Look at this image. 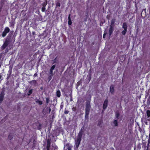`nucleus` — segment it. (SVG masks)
I'll return each mask as SVG.
<instances>
[{
	"label": "nucleus",
	"mask_w": 150,
	"mask_h": 150,
	"mask_svg": "<svg viewBox=\"0 0 150 150\" xmlns=\"http://www.w3.org/2000/svg\"><path fill=\"white\" fill-rule=\"evenodd\" d=\"M11 73H12V69H10L8 71V74L11 75Z\"/></svg>",
	"instance_id": "nucleus-37"
},
{
	"label": "nucleus",
	"mask_w": 150,
	"mask_h": 150,
	"mask_svg": "<svg viewBox=\"0 0 150 150\" xmlns=\"http://www.w3.org/2000/svg\"><path fill=\"white\" fill-rule=\"evenodd\" d=\"M46 103L47 104L49 103L50 101V98H46Z\"/></svg>",
	"instance_id": "nucleus-25"
},
{
	"label": "nucleus",
	"mask_w": 150,
	"mask_h": 150,
	"mask_svg": "<svg viewBox=\"0 0 150 150\" xmlns=\"http://www.w3.org/2000/svg\"><path fill=\"white\" fill-rule=\"evenodd\" d=\"M106 35V33H104L103 35V38H104L105 37V35Z\"/></svg>",
	"instance_id": "nucleus-41"
},
{
	"label": "nucleus",
	"mask_w": 150,
	"mask_h": 150,
	"mask_svg": "<svg viewBox=\"0 0 150 150\" xmlns=\"http://www.w3.org/2000/svg\"><path fill=\"white\" fill-rule=\"evenodd\" d=\"M69 146V143H68L67 144H65V145H64V148L65 146H67L68 147H69V146Z\"/></svg>",
	"instance_id": "nucleus-35"
},
{
	"label": "nucleus",
	"mask_w": 150,
	"mask_h": 150,
	"mask_svg": "<svg viewBox=\"0 0 150 150\" xmlns=\"http://www.w3.org/2000/svg\"><path fill=\"white\" fill-rule=\"evenodd\" d=\"M7 77L6 78V79L7 80H8V79L10 78L11 75H10V74H7Z\"/></svg>",
	"instance_id": "nucleus-30"
},
{
	"label": "nucleus",
	"mask_w": 150,
	"mask_h": 150,
	"mask_svg": "<svg viewBox=\"0 0 150 150\" xmlns=\"http://www.w3.org/2000/svg\"><path fill=\"white\" fill-rule=\"evenodd\" d=\"M69 112V111L68 110H65L64 113L65 114H67Z\"/></svg>",
	"instance_id": "nucleus-39"
},
{
	"label": "nucleus",
	"mask_w": 150,
	"mask_h": 150,
	"mask_svg": "<svg viewBox=\"0 0 150 150\" xmlns=\"http://www.w3.org/2000/svg\"><path fill=\"white\" fill-rule=\"evenodd\" d=\"M146 116L147 118V120L149 121L150 120V110H148L146 111Z\"/></svg>",
	"instance_id": "nucleus-7"
},
{
	"label": "nucleus",
	"mask_w": 150,
	"mask_h": 150,
	"mask_svg": "<svg viewBox=\"0 0 150 150\" xmlns=\"http://www.w3.org/2000/svg\"><path fill=\"white\" fill-rule=\"evenodd\" d=\"M53 70L50 69V71H49V74L50 75H53Z\"/></svg>",
	"instance_id": "nucleus-26"
},
{
	"label": "nucleus",
	"mask_w": 150,
	"mask_h": 150,
	"mask_svg": "<svg viewBox=\"0 0 150 150\" xmlns=\"http://www.w3.org/2000/svg\"><path fill=\"white\" fill-rule=\"evenodd\" d=\"M56 6L57 7H60V3L59 2H58L56 3Z\"/></svg>",
	"instance_id": "nucleus-31"
},
{
	"label": "nucleus",
	"mask_w": 150,
	"mask_h": 150,
	"mask_svg": "<svg viewBox=\"0 0 150 150\" xmlns=\"http://www.w3.org/2000/svg\"><path fill=\"white\" fill-rule=\"evenodd\" d=\"M57 146H55V148L56 149H57Z\"/></svg>",
	"instance_id": "nucleus-46"
},
{
	"label": "nucleus",
	"mask_w": 150,
	"mask_h": 150,
	"mask_svg": "<svg viewBox=\"0 0 150 150\" xmlns=\"http://www.w3.org/2000/svg\"><path fill=\"white\" fill-rule=\"evenodd\" d=\"M56 95L59 98L61 96V92L59 90H58L56 92Z\"/></svg>",
	"instance_id": "nucleus-16"
},
{
	"label": "nucleus",
	"mask_w": 150,
	"mask_h": 150,
	"mask_svg": "<svg viewBox=\"0 0 150 150\" xmlns=\"http://www.w3.org/2000/svg\"><path fill=\"white\" fill-rule=\"evenodd\" d=\"M47 150H50V149H46Z\"/></svg>",
	"instance_id": "nucleus-49"
},
{
	"label": "nucleus",
	"mask_w": 150,
	"mask_h": 150,
	"mask_svg": "<svg viewBox=\"0 0 150 150\" xmlns=\"http://www.w3.org/2000/svg\"><path fill=\"white\" fill-rule=\"evenodd\" d=\"M122 28H123L124 30L127 31V26L126 23L124 22L123 23Z\"/></svg>",
	"instance_id": "nucleus-12"
},
{
	"label": "nucleus",
	"mask_w": 150,
	"mask_h": 150,
	"mask_svg": "<svg viewBox=\"0 0 150 150\" xmlns=\"http://www.w3.org/2000/svg\"><path fill=\"white\" fill-rule=\"evenodd\" d=\"M53 75H50L48 77V79L49 80V81H50L51 79H52Z\"/></svg>",
	"instance_id": "nucleus-32"
},
{
	"label": "nucleus",
	"mask_w": 150,
	"mask_h": 150,
	"mask_svg": "<svg viewBox=\"0 0 150 150\" xmlns=\"http://www.w3.org/2000/svg\"><path fill=\"white\" fill-rule=\"evenodd\" d=\"M72 110L74 112H76V107H74L72 108Z\"/></svg>",
	"instance_id": "nucleus-28"
},
{
	"label": "nucleus",
	"mask_w": 150,
	"mask_h": 150,
	"mask_svg": "<svg viewBox=\"0 0 150 150\" xmlns=\"http://www.w3.org/2000/svg\"><path fill=\"white\" fill-rule=\"evenodd\" d=\"M116 19L115 18H113L111 21V23H110V26H112L113 27H114L115 25L114 24L115 22Z\"/></svg>",
	"instance_id": "nucleus-14"
},
{
	"label": "nucleus",
	"mask_w": 150,
	"mask_h": 150,
	"mask_svg": "<svg viewBox=\"0 0 150 150\" xmlns=\"http://www.w3.org/2000/svg\"><path fill=\"white\" fill-rule=\"evenodd\" d=\"M51 139H48L47 140V144L46 147V149H50L51 144Z\"/></svg>",
	"instance_id": "nucleus-8"
},
{
	"label": "nucleus",
	"mask_w": 150,
	"mask_h": 150,
	"mask_svg": "<svg viewBox=\"0 0 150 150\" xmlns=\"http://www.w3.org/2000/svg\"><path fill=\"white\" fill-rule=\"evenodd\" d=\"M72 147V146H69V147L67 148L68 150H71Z\"/></svg>",
	"instance_id": "nucleus-38"
},
{
	"label": "nucleus",
	"mask_w": 150,
	"mask_h": 150,
	"mask_svg": "<svg viewBox=\"0 0 150 150\" xmlns=\"http://www.w3.org/2000/svg\"><path fill=\"white\" fill-rule=\"evenodd\" d=\"M32 81H33V82H36V81L35 80H33Z\"/></svg>",
	"instance_id": "nucleus-45"
},
{
	"label": "nucleus",
	"mask_w": 150,
	"mask_h": 150,
	"mask_svg": "<svg viewBox=\"0 0 150 150\" xmlns=\"http://www.w3.org/2000/svg\"><path fill=\"white\" fill-rule=\"evenodd\" d=\"M41 124H39V126H41Z\"/></svg>",
	"instance_id": "nucleus-48"
},
{
	"label": "nucleus",
	"mask_w": 150,
	"mask_h": 150,
	"mask_svg": "<svg viewBox=\"0 0 150 150\" xmlns=\"http://www.w3.org/2000/svg\"><path fill=\"white\" fill-rule=\"evenodd\" d=\"M37 73H35V74H34V77H36V76H37Z\"/></svg>",
	"instance_id": "nucleus-42"
},
{
	"label": "nucleus",
	"mask_w": 150,
	"mask_h": 150,
	"mask_svg": "<svg viewBox=\"0 0 150 150\" xmlns=\"http://www.w3.org/2000/svg\"><path fill=\"white\" fill-rule=\"evenodd\" d=\"M84 128V127L83 126V127L81 129V130H80V131L79 132H82V133H83V129Z\"/></svg>",
	"instance_id": "nucleus-36"
},
{
	"label": "nucleus",
	"mask_w": 150,
	"mask_h": 150,
	"mask_svg": "<svg viewBox=\"0 0 150 150\" xmlns=\"http://www.w3.org/2000/svg\"><path fill=\"white\" fill-rule=\"evenodd\" d=\"M105 110H103H103H102V112H103Z\"/></svg>",
	"instance_id": "nucleus-51"
},
{
	"label": "nucleus",
	"mask_w": 150,
	"mask_h": 150,
	"mask_svg": "<svg viewBox=\"0 0 150 150\" xmlns=\"http://www.w3.org/2000/svg\"><path fill=\"white\" fill-rule=\"evenodd\" d=\"M33 89H31L29 90V91L27 93V95L28 96H30L33 92Z\"/></svg>",
	"instance_id": "nucleus-19"
},
{
	"label": "nucleus",
	"mask_w": 150,
	"mask_h": 150,
	"mask_svg": "<svg viewBox=\"0 0 150 150\" xmlns=\"http://www.w3.org/2000/svg\"><path fill=\"white\" fill-rule=\"evenodd\" d=\"M127 31V30H123L122 31L121 33L122 35H125L126 34Z\"/></svg>",
	"instance_id": "nucleus-23"
},
{
	"label": "nucleus",
	"mask_w": 150,
	"mask_h": 150,
	"mask_svg": "<svg viewBox=\"0 0 150 150\" xmlns=\"http://www.w3.org/2000/svg\"><path fill=\"white\" fill-rule=\"evenodd\" d=\"M120 115V114L118 112H116L115 116L117 118H118Z\"/></svg>",
	"instance_id": "nucleus-27"
},
{
	"label": "nucleus",
	"mask_w": 150,
	"mask_h": 150,
	"mask_svg": "<svg viewBox=\"0 0 150 150\" xmlns=\"http://www.w3.org/2000/svg\"><path fill=\"white\" fill-rule=\"evenodd\" d=\"M139 130L140 132H141V131L142 130V129H139Z\"/></svg>",
	"instance_id": "nucleus-44"
},
{
	"label": "nucleus",
	"mask_w": 150,
	"mask_h": 150,
	"mask_svg": "<svg viewBox=\"0 0 150 150\" xmlns=\"http://www.w3.org/2000/svg\"><path fill=\"white\" fill-rule=\"evenodd\" d=\"M81 139H79L77 138L76 140H75V145L76 146V147L77 148H78L79 147L80 143L81 142Z\"/></svg>",
	"instance_id": "nucleus-6"
},
{
	"label": "nucleus",
	"mask_w": 150,
	"mask_h": 150,
	"mask_svg": "<svg viewBox=\"0 0 150 150\" xmlns=\"http://www.w3.org/2000/svg\"><path fill=\"white\" fill-rule=\"evenodd\" d=\"M110 92L111 94H113L114 92V86L113 85H112L110 87Z\"/></svg>",
	"instance_id": "nucleus-10"
},
{
	"label": "nucleus",
	"mask_w": 150,
	"mask_h": 150,
	"mask_svg": "<svg viewBox=\"0 0 150 150\" xmlns=\"http://www.w3.org/2000/svg\"><path fill=\"white\" fill-rule=\"evenodd\" d=\"M63 105H61L60 106V108H63Z\"/></svg>",
	"instance_id": "nucleus-43"
},
{
	"label": "nucleus",
	"mask_w": 150,
	"mask_h": 150,
	"mask_svg": "<svg viewBox=\"0 0 150 150\" xmlns=\"http://www.w3.org/2000/svg\"><path fill=\"white\" fill-rule=\"evenodd\" d=\"M47 1L44 2L42 3V6L43 7H45L47 5Z\"/></svg>",
	"instance_id": "nucleus-22"
},
{
	"label": "nucleus",
	"mask_w": 150,
	"mask_h": 150,
	"mask_svg": "<svg viewBox=\"0 0 150 150\" xmlns=\"http://www.w3.org/2000/svg\"><path fill=\"white\" fill-rule=\"evenodd\" d=\"M13 138V135L12 134H10L8 137V138L9 139L11 140Z\"/></svg>",
	"instance_id": "nucleus-18"
},
{
	"label": "nucleus",
	"mask_w": 150,
	"mask_h": 150,
	"mask_svg": "<svg viewBox=\"0 0 150 150\" xmlns=\"http://www.w3.org/2000/svg\"><path fill=\"white\" fill-rule=\"evenodd\" d=\"M34 33H35V32H33V35H34Z\"/></svg>",
	"instance_id": "nucleus-50"
},
{
	"label": "nucleus",
	"mask_w": 150,
	"mask_h": 150,
	"mask_svg": "<svg viewBox=\"0 0 150 150\" xmlns=\"http://www.w3.org/2000/svg\"><path fill=\"white\" fill-rule=\"evenodd\" d=\"M35 102L37 103H38L39 105H40L42 104V102L41 100H37L35 101Z\"/></svg>",
	"instance_id": "nucleus-20"
},
{
	"label": "nucleus",
	"mask_w": 150,
	"mask_h": 150,
	"mask_svg": "<svg viewBox=\"0 0 150 150\" xmlns=\"http://www.w3.org/2000/svg\"><path fill=\"white\" fill-rule=\"evenodd\" d=\"M72 100V98H71L70 99V101H71Z\"/></svg>",
	"instance_id": "nucleus-47"
},
{
	"label": "nucleus",
	"mask_w": 150,
	"mask_h": 150,
	"mask_svg": "<svg viewBox=\"0 0 150 150\" xmlns=\"http://www.w3.org/2000/svg\"><path fill=\"white\" fill-rule=\"evenodd\" d=\"M98 124H100V123L99 122Z\"/></svg>",
	"instance_id": "nucleus-52"
},
{
	"label": "nucleus",
	"mask_w": 150,
	"mask_h": 150,
	"mask_svg": "<svg viewBox=\"0 0 150 150\" xmlns=\"http://www.w3.org/2000/svg\"><path fill=\"white\" fill-rule=\"evenodd\" d=\"M147 105H149L150 104V96L147 99Z\"/></svg>",
	"instance_id": "nucleus-24"
},
{
	"label": "nucleus",
	"mask_w": 150,
	"mask_h": 150,
	"mask_svg": "<svg viewBox=\"0 0 150 150\" xmlns=\"http://www.w3.org/2000/svg\"><path fill=\"white\" fill-rule=\"evenodd\" d=\"M113 123L115 126L117 127L118 126V122L117 120H115L113 121Z\"/></svg>",
	"instance_id": "nucleus-17"
},
{
	"label": "nucleus",
	"mask_w": 150,
	"mask_h": 150,
	"mask_svg": "<svg viewBox=\"0 0 150 150\" xmlns=\"http://www.w3.org/2000/svg\"><path fill=\"white\" fill-rule=\"evenodd\" d=\"M47 108L49 110V113H50V112L51 111V108H50V107Z\"/></svg>",
	"instance_id": "nucleus-40"
},
{
	"label": "nucleus",
	"mask_w": 150,
	"mask_h": 150,
	"mask_svg": "<svg viewBox=\"0 0 150 150\" xmlns=\"http://www.w3.org/2000/svg\"><path fill=\"white\" fill-rule=\"evenodd\" d=\"M71 14H69L68 17V24L69 25H70L72 24V21L70 17Z\"/></svg>",
	"instance_id": "nucleus-13"
},
{
	"label": "nucleus",
	"mask_w": 150,
	"mask_h": 150,
	"mask_svg": "<svg viewBox=\"0 0 150 150\" xmlns=\"http://www.w3.org/2000/svg\"><path fill=\"white\" fill-rule=\"evenodd\" d=\"M114 27L110 26L109 30V34L110 36L112 33Z\"/></svg>",
	"instance_id": "nucleus-9"
},
{
	"label": "nucleus",
	"mask_w": 150,
	"mask_h": 150,
	"mask_svg": "<svg viewBox=\"0 0 150 150\" xmlns=\"http://www.w3.org/2000/svg\"><path fill=\"white\" fill-rule=\"evenodd\" d=\"M4 91L2 90L0 94V102H1L3 100L5 94Z\"/></svg>",
	"instance_id": "nucleus-5"
},
{
	"label": "nucleus",
	"mask_w": 150,
	"mask_h": 150,
	"mask_svg": "<svg viewBox=\"0 0 150 150\" xmlns=\"http://www.w3.org/2000/svg\"><path fill=\"white\" fill-rule=\"evenodd\" d=\"M108 100L107 99H106L104 102L103 108V110H105L108 106Z\"/></svg>",
	"instance_id": "nucleus-4"
},
{
	"label": "nucleus",
	"mask_w": 150,
	"mask_h": 150,
	"mask_svg": "<svg viewBox=\"0 0 150 150\" xmlns=\"http://www.w3.org/2000/svg\"><path fill=\"white\" fill-rule=\"evenodd\" d=\"M10 31V29L8 27H6L4 31L1 34L2 37H5L6 35Z\"/></svg>",
	"instance_id": "nucleus-3"
},
{
	"label": "nucleus",
	"mask_w": 150,
	"mask_h": 150,
	"mask_svg": "<svg viewBox=\"0 0 150 150\" xmlns=\"http://www.w3.org/2000/svg\"><path fill=\"white\" fill-rule=\"evenodd\" d=\"M91 108L90 105V102L87 101L86 102L85 108V119H88L89 117V114L90 110Z\"/></svg>",
	"instance_id": "nucleus-1"
},
{
	"label": "nucleus",
	"mask_w": 150,
	"mask_h": 150,
	"mask_svg": "<svg viewBox=\"0 0 150 150\" xmlns=\"http://www.w3.org/2000/svg\"><path fill=\"white\" fill-rule=\"evenodd\" d=\"M87 78H88V80L89 81V82L91 80V75L90 74L89 76H88Z\"/></svg>",
	"instance_id": "nucleus-29"
},
{
	"label": "nucleus",
	"mask_w": 150,
	"mask_h": 150,
	"mask_svg": "<svg viewBox=\"0 0 150 150\" xmlns=\"http://www.w3.org/2000/svg\"><path fill=\"white\" fill-rule=\"evenodd\" d=\"M10 42V38H7L5 40L4 42L3 45L1 49L2 50L4 49L8 45Z\"/></svg>",
	"instance_id": "nucleus-2"
},
{
	"label": "nucleus",
	"mask_w": 150,
	"mask_h": 150,
	"mask_svg": "<svg viewBox=\"0 0 150 150\" xmlns=\"http://www.w3.org/2000/svg\"><path fill=\"white\" fill-rule=\"evenodd\" d=\"M45 9L46 8L45 7H42L41 9V11L42 12H44L45 11Z\"/></svg>",
	"instance_id": "nucleus-34"
},
{
	"label": "nucleus",
	"mask_w": 150,
	"mask_h": 150,
	"mask_svg": "<svg viewBox=\"0 0 150 150\" xmlns=\"http://www.w3.org/2000/svg\"><path fill=\"white\" fill-rule=\"evenodd\" d=\"M55 65H52L50 69H52V70H53L55 69Z\"/></svg>",
	"instance_id": "nucleus-33"
},
{
	"label": "nucleus",
	"mask_w": 150,
	"mask_h": 150,
	"mask_svg": "<svg viewBox=\"0 0 150 150\" xmlns=\"http://www.w3.org/2000/svg\"><path fill=\"white\" fill-rule=\"evenodd\" d=\"M58 61V58H57V57L53 60L54 63H56Z\"/></svg>",
	"instance_id": "nucleus-21"
},
{
	"label": "nucleus",
	"mask_w": 150,
	"mask_h": 150,
	"mask_svg": "<svg viewBox=\"0 0 150 150\" xmlns=\"http://www.w3.org/2000/svg\"><path fill=\"white\" fill-rule=\"evenodd\" d=\"M83 133L81 132H79L78 134L77 138L79 139H81V138L83 135Z\"/></svg>",
	"instance_id": "nucleus-15"
},
{
	"label": "nucleus",
	"mask_w": 150,
	"mask_h": 150,
	"mask_svg": "<svg viewBox=\"0 0 150 150\" xmlns=\"http://www.w3.org/2000/svg\"><path fill=\"white\" fill-rule=\"evenodd\" d=\"M150 144V127L149 129V139L148 140V143H147V147L146 149V150H148L149 145Z\"/></svg>",
	"instance_id": "nucleus-11"
}]
</instances>
